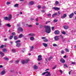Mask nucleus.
I'll list each match as a JSON object with an SVG mask.
<instances>
[{
	"label": "nucleus",
	"mask_w": 76,
	"mask_h": 76,
	"mask_svg": "<svg viewBox=\"0 0 76 76\" xmlns=\"http://www.w3.org/2000/svg\"><path fill=\"white\" fill-rule=\"evenodd\" d=\"M66 16H67V15H66V14H64L61 17V18L62 19H64Z\"/></svg>",
	"instance_id": "obj_9"
},
{
	"label": "nucleus",
	"mask_w": 76,
	"mask_h": 76,
	"mask_svg": "<svg viewBox=\"0 0 76 76\" xmlns=\"http://www.w3.org/2000/svg\"><path fill=\"white\" fill-rule=\"evenodd\" d=\"M52 58H53V57H52V56H50L48 59L49 61H50V60H51V59H52Z\"/></svg>",
	"instance_id": "obj_28"
},
{
	"label": "nucleus",
	"mask_w": 76,
	"mask_h": 76,
	"mask_svg": "<svg viewBox=\"0 0 76 76\" xmlns=\"http://www.w3.org/2000/svg\"><path fill=\"white\" fill-rule=\"evenodd\" d=\"M58 14H57V13H56L53 14L52 15V18H54V17H56L57 16Z\"/></svg>",
	"instance_id": "obj_10"
},
{
	"label": "nucleus",
	"mask_w": 76,
	"mask_h": 76,
	"mask_svg": "<svg viewBox=\"0 0 76 76\" xmlns=\"http://www.w3.org/2000/svg\"><path fill=\"white\" fill-rule=\"evenodd\" d=\"M45 7L43 6L42 7V9H45Z\"/></svg>",
	"instance_id": "obj_58"
},
{
	"label": "nucleus",
	"mask_w": 76,
	"mask_h": 76,
	"mask_svg": "<svg viewBox=\"0 0 76 76\" xmlns=\"http://www.w3.org/2000/svg\"><path fill=\"white\" fill-rule=\"evenodd\" d=\"M59 72H61V74H62L63 73V71L61 70H60L59 71Z\"/></svg>",
	"instance_id": "obj_53"
},
{
	"label": "nucleus",
	"mask_w": 76,
	"mask_h": 76,
	"mask_svg": "<svg viewBox=\"0 0 76 76\" xmlns=\"http://www.w3.org/2000/svg\"><path fill=\"white\" fill-rule=\"evenodd\" d=\"M31 48V51H32V50H33V49H34V46H31L30 47Z\"/></svg>",
	"instance_id": "obj_39"
},
{
	"label": "nucleus",
	"mask_w": 76,
	"mask_h": 76,
	"mask_svg": "<svg viewBox=\"0 0 76 76\" xmlns=\"http://www.w3.org/2000/svg\"><path fill=\"white\" fill-rule=\"evenodd\" d=\"M30 39L31 41H34V37H31L30 38Z\"/></svg>",
	"instance_id": "obj_20"
},
{
	"label": "nucleus",
	"mask_w": 76,
	"mask_h": 76,
	"mask_svg": "<svg viewBox=\"0 0 76 76\" xmlns=\"http://www.w3.org/2000/svg\"><path fill=\"white\" fill-rule=\"evenodd\" d=\"M53 9H54V10H60V8L58 7L56 8L55 7H54L53 8Z\"/></svg>",
	"instance_id": "obj_14"
},
{
	"label": "nucleus",
	"mask_w": 76,
	"mask_h": 76,
	"mask_svg": "<svg viewBox=\"0 0 76 76\" xmlns=\"http://www.w3.org/2000/svg\"><path fill=\"white\" fill-rule=\"evenodd\" d=\"M28 35L30 37H35V34L34 33H30L28 34Z\"/></svg>",
	"instance_id": "obj_7"
},
{
	"label": "nucleus",
	"mask_w": 76,
	"mask_h": 76,
	"mask_svg": "<svg viewBox=\"0 0 76 76\" xmlns=\"http://www.w3.org/2000/svg\"><path fill=\"white\" fill-rule=\"evenodd\" d=\"M5 73H6V71L5 70H4L1 71V75H4Z\"/></svg>",
	"instance_id": "obj_12"
},
{
	"label": "nucleus",
	"mask_w": 76,
	"mask_h": 76,
	"mask_svg": "<svg viewBox=\"0 0 76 76\" xmlns=\"http://www.w3.org/2000/svg\"><path fill=\"white\" fill-rule=\"evenodd\" d=\"M60 36L61 37V38H63V37L61 35H60Z\"/></svg>",
	"instance_id": "obj_61"
},
{
	"label": "nucleus",
	"mask_w": 76,
	"mask_h": 76,
	"mask_svg": "<svg viewBox=\"0 0 76 76\" xmlns=\"http://www.w3.org/2000/svg\"><path fill=\"white\" fill-rule=\"evenodd\" d=\"M43 46H44L45 47H47V46H48V44L45 43H43Z\"/></svg>",
	"instance_id": "obj_16"
},
{
	"label": "nucleus",
	"mask_w": 76,
	"mask_h": 76,
	"mask_svg": "<svg viewBox=\"0 0 76 76\" xmlns=\"http://www.w3.org/2000/svg\"><path fill=\"white\" fill-rule=\"evenodd\" d=\"M14 39L15 40H16V39H18V37H17V36H15L14 37Z\"/></svg>",
	"instance_id": "obj_32"
},
{
	"label": "nucleus",
	"mask_w": 76,
	"mask_h": 76,
	"mask_svg": "<svg viewBox=\"0 0 76 76\" xmlns=\"http://www.w3.org/2000/svg\"><path fill=\"white\" fill-rule=\"evenodd\" d=\"M10 4V2H7L6 3V4L8 5V4Z\"/></svg>",
	"instance_id": "obj_38"
},
{
	"label": "nucleus",
	"mask_w": 76,
	"mask_h": 76,
	"mask_svg": "<svg viewBox=\"0 0 76 76\" xmlns=\"http://www.w3.org/2000/svg\"><path fill=\"white\" fill-rule=\"evenodd\" d=\"M45 32L46 33L49 34L51 32V27L49 26H45Z\"/></svg>",
	"instance_id": "obj_1"
},
{
	"label": "nucleus",
	"mask_w": 76,
	"mask_h": 76,
	"mask_svg": "<svg viewBox=\"0 0 76 76\" xmlns=\"http://www.w3.org/2000/svg\"><path fill=\"white\" fill-rule=\"evenodd\" d=\"M56 67H57V65H56L54 67H53L52 68V69H56Z\"/></svg>",
	"instance_id": "obj_47"
},
{
	"label": "nucleus",
	"mask_w": 76,
	"mask_h": 76,
	"mask_svg": "<svg viewBox=\"0 0 76 76\" xmlns=\"http://www.w3.org/2000/svg\"><path fill=\"white\" fill-rule=\"evenodd\" d=\"M39 28H42V27H43V25H39Z\"/></svg>",
	"instance_id": "obj_37"
},
{
	"label": "nucleus",
	"mask_w": 76,
	"mask_h": 76,
	"mask_svg": "<svg viewBox=\"0 0 76 76\" xmlns=\"http://www.w3.org/2000/svg\"><path fill=\"white\" fill-rule=\"evenodd\" d=\"M65 50L66 51V52H69V49H67V48H65Z\"/></svg>",
	"instance_id": "obj_31"
},
{
	"label": "nucleus",
	"mask_w": 76,
	"mask_h": 76,
	"mask_svg": "<svg viewBox=\"0 0 76 76\" xmlns=\"http://www.w3.org/2000/svg\"><path fill=\"white\" fill-rule=\"evenodd\" d=\"M74 14H75V15H76V11L74 12Z\"/></svg>",
	"instance_id": "obj_64"
},
{
	"label": "nucleus",
	"mask_w": 76,
	"mask_h": 76,
	"mask_svg": "<svg viewBox=\"0 0 76 76\" xmlns=\"http://www.w3.org/2000/svg\"><path fill=\"white\" fill-rule=\"evenodd\" d=\"M18 31H21V32H23V29L21 27H19L18 30Z\"/></svg>",
	"instance_id": "obj_6"
},
{
	"label": "nucleus",
	"mask_w": 76,
	"mask_h": 76,
	"mask_svg": "<svg viewBox=\"0 0 76 76\" xmlns=\"http://www.w3.org/2000/svg\"><path fill=\"white\" fill-rule=\"evenodd\" d=\"M13 36H10V39H12V38H13Z\"/></svg>",
	"instance_id": "obj_36"
},
{
	"label": "nucleus",
	"mask_w": 76,
	"mask_h": 76,
	"mask_svg": "<svg viewBox=\"0 0 76 76\" xmlns=\"http://www.w3.org/2000/svg\"><path fill=\"white\" fill-rule=\"evenodd\" d=\"M34 2L33 1H32L30 2L29 4L31 5H32V4H34Z\"/></svg>",
	"instance_id": "obj_19"
},
{
	"label": "nucleus",
	"mask_w": 76,
	"mask_h": 76,
	"mask_svg": "<svg viewBox=\"0 0 76 76\" xmlns=\"http://www.w3.org/2000/svg\"><path fill=\"white\" fill-rule=\"evenodd\" d=\"M12 18V15L10 14L8 15V17H5L4 18V20H8V21H10Z\"/></svg>",
	"instance_id": "obj_2"
},
{
	"label": "nucleus",
	"mask_w": 76,
	"mask_h": 76,
	"mask_svg": "<svg viewBox=\"0 0 76 76\" xmlns=\"http://www.w3.org/2000/svg\"><path fill=\"white\" fill-rule=\"evenodd\" d=\"M53 21L54 22H57L58 21V20H57V19H55Z\"/></svg>",
	"instance_id": "obj_43"
},
{
	"label": "nucleus",
	"mask_w": 76,
	"mask_h": 76,
	"mask_svg": "<svg viewBox=\"0 0 76 76\" xmlns=\"http://www.w3.org/2000/svg\"><path fill=\"white\" fill-rule=\"evenodd\" d=\"M28 27H32V25H28Z\"/></svg>",
	"instance_id": "obj_55"
},
{
	"label": "nucleus",
	"mask_w": 76,
	"mask_h": 76,
	"mask_svg": "<svg viewBox=\"0 0 76 76\" xmlns=\"http://www.w3.org/2000/svg\"><path fill=\"white\" fill-rule=\"evenodd\" d=\"M20 41L19 40H17L15 42V43H18V42H20Z\"/></svg>",
	"instance_id": "obj_40"
},
{
	"label": "nucleus",
	"mask_w": 76,
	"mask_h": 76,
	"mask_svg": "<svg viewBox=\"0 0 76 76\" xmlns=\"http://www.w3.org/2000/svg\"><path fill=\"white\" fill-rule=\"evenodd\" d=\"M18 6H19V4H15L14 6V7H18Z\"/></svg>",
	"instance_id": "obj_29"
},
{
	"label": "nucleus",
	"mask_w": 76,
	"mask_h": 76,
	"mask_svg": "<svg viewBox=\"0 0 76 76\" xmlns=\"http://www.w3.org/2000/svg\"><path fill=\"white\" fill-rule=\"evenodd\" d=\"M3 51L4 52H6V51H7V49H6L4 48L3 49Z\"/></svg>",
	"instance_id": "obj_33"
},
{
	"label": "nucleus",
	"mask_w": 76,
	"mask_h": 76,
	"mask_svg": "<svg viewBox=\"0 0 76 76\" xmlns=\"http://www.w3.org/2000/svg\"><path fill=\"white\" fill-rule=\"evenodd\" d=\"M74 16V13L72 12L71 14H70L69 15V18H73V16Z\"/></svg>",
	"instance_id": "obj_8"
},
{
	"label": "nucleus",
	"mask_w": 76,
	"mask_h": 76,
	"mask_svg": "<svg viewBox=\"0 0 76 76\" xmlns=\"http://www.w3.org/2000/svg\"><path fill=\"white\" fill-rule=\"evenodd\" d=\"M47 70H49V69H47L45 70V71H47Z\"/></svg>",
	"instance_id": "obj_63"
},
{
	"label": "nucleus",
	"mask_w": 76,
	"mask_h": 76,
	"mask_svg": "<svg viewBox=\"0 0 76 76\" xmlns=\"http://www.w3.org/2000/svg\"><path fill=\"white\" fill-rule=\"evenodd\" d=\"M65 39H63L62 41L63 42H64V41H65Z\"/></svg>",
	"instance_id": "obj_52"
},
{
	"label": "nucleus",
	"mask_w": 76,
	"mask_h": 76,
	"mask_svg": "<svg viewBox=\"0 0 76 76\" xmlns=\"http://www.w3.org/2000/svg\"><path fill=\"white\" fill-rule=\"evenodd\" d=\"M58 14L59 15H60V14H61V13H60V11H58Z\"/></svg>",
	"instance_id": "obj_51"
},
{
	"label": "nucleus",
	"mask_w": 76,
	"mask_h": 76,
	"mask_svg": "<svg viewBox=\"0 0 76 76\" xmlns=\"http://www.w3.org/2000/svg\"><path fill=\"white\" fill-rule=\"evenodd\" d=\"M41 5H38V9H40V8H41Z\"/></svg>",
	"instance_id": "obj_49"
},
{
	"label": "nucleus",
	"mask_w": 76,
	"mask_h": 76,
	"mask_svg": "<svg viewBox=\"0 0 76 76\" xmlns=\"http://www.w3.org/2000/svg\"><path fill=\"white\" fill-rule=\"evenodd\" d=\"M29 59H27L25 61V63H28V61H29Z\"/></svg>",
	"instance_id": "obj_21"
},
{
	"label": "nucleus",
	"mask_w": 76,
	"mask_h": 76,
	"mask_svg": "<svg viewBox=\"0 0 76 76\" xmlns=\"http://www.w3.org/2000/svg\"><path fill=\"white\" fill-rule=\"evenodd\" d=\"M54 29V27H52V30H53Z\"/></svg>",
	"instance_id": "obj_57"
},
{
	"label": "nucleus",
	"mask_w": 76,
	"mask_h": 76,
	"mask_svg": "<svg viewBox=\"0 0 76 76\" xmlns=\"http://www.w3.org/2000/svg\"><path fill=\"white\" fill-rule=\"evenodd\" d=\"M7 26H8V27H11V25H10L9 23H8L6 25Z\"/></svg>",
	"instance_id": "obj_27"
},
{
	"label": "nucleus",
	"mask_w": 76,
	"mask_h": 76,
	"mask_svg": "<svg viewBox=\"0 0 76 76\" xmlns=\"http://www.w3.org/2000/svg\"><path fill=\"white\" fill-rule=\"evenodd\" d=\"M33 68L34 69H38V67L36 65H35L34 66Z\"/></svg>",
	"instance_id": "obj_18"
},
{
	"label": "nucleus",
	"mask_w": 76,
	"mask_h": 76,
	"mask_svg": "<svg viewBox=\"0 0 76 76\" xmlns=\"http://www.w3.org/2000/svg\"><path fill=\"white\" fill-rule=\"evenodd\" d=\"M22 37H23V35H22V34H21L19 35V38H22Z\"/></svg>",
	"instance_id": "obj_23"
},
{
	"label": "nucleus",
	"mask_w": 76,
	"mask_h": 76,
	"mask_svg": "<svg viewBox=\"0 0 76 76\" xmlns=\"http://www.w3.org/2000/svg\"><path fill=\"white\" fill-rule=\"evenodd\" d=\"M25 63V61L23 60H21V63H22V64H24Z\"/></svg>",
	"instance_id": "obj_26"
},
{
	"label": "nucleus",
	"mask_w": 76,
	"mask_h": 76,
	"mask_svg": "<svg viewBox=\"0 0 76 76\" xmlns=\"http://www.w3.org/2000/svg\"><path fill=\"white\" fill-rule=\"evenodd\" d=\"M19 61L18 60H17V61H16L15 62L16 63H18Z\"/></svg>",
	"instance_id": "obj_46"
},
{
	"label": "nucleus",
	"mask_w": 76,
	"mask_h": 76,
	"mask_svg": "<svg viewBox=\"0 0 76 76\" xmlns=\"http://www.w3.org/2000/svg\"><path fill=\"white\" fill-rule=\"evenodd\" d=\"M47 16H51V14H47Z\"/></svg>",
	"instance_id": "obj_44"
},
{
	"label": "nucleus",
	"mask_w": 76,
	"mask_h": 76,
	"mask_svg": "<svg viewBox=\"0 0 76 76\" xmlns=\"http://www.w3.org/2000/svg\"><path fill=\"white\" fill-rule=\"evenodd\" d=\"M36 25H39V23H36Z\"/></svg>",
	"instance_id": "obj_59"
},
{
	"label": "nucleus",
	"mask_w": 76,
	"mask_h": 76,
	"mask_svg": "<svg viewBox=\"0 0 76 76\" xmlns=\"http://www.w3.org/2000/svg\"><path fill=\"white\" fill-rule=\"evenodd\" d=\"M12 51L13 53H15L16 52V50L15 49H12Z\"/></svg>",
	"instance_id": "obj_35"
},
{
	"label": "nucleus",
	"mask_w": 76,
	"mask_h": 76,
	"mask_svg": "<svg viewBox=\"0 0 76 76\" xmlns=\"http://www.w3.org/2000/svg\"><path fill=\"white\" fill-rule=\"evenodd\" d=\"M61 53V54H64V53H65V52H64V50H62Z\"/></svg>",
	"instance_id": "obj_30"
},
{
	"label": "nucleus",
	"mask_w": 76,
	"mask_h": 76,
	"mask_svg": "<svg viewBox=\"0 0 76 76\" xmlns=\"http://www.w3.org/2000/svg\"><path fill=\"white\" fill-rule=\"evenodd\" d=\"M66 57L67 56H66V55H65L64 56V58H66Z\"/></svg>",
	"instance_id": "obj_62"
},
{
	"label": "nucleus",
	"mask_w": 76,
	"mask_h": 76,
	"mask_svg": "<svg viewBox=\"0 0 76 76\" xmlns=\"http://www.w3.org/2000/svg\"><path fill=\"white\" fill-rule=\"evenodd\" d=\"M63 28L65 29H67L69 28V26H63Z\"/></svg>",
	"instance_id": "obj_13"
},
{
	"label": "nucleus",
	"mask_w": 76,
	"mask_h": 76,
	"mask_svg": "<svg viewBox=\"0 0 76 76\" xmlns=\"http://www.w3.org/2000/svg\"><path fill=\"white\" fill-rule=\"evenodd\" d=\"M60 61L61 63H64L65 62H66V61L64 59L61 58L60 60Z\"/></svg>",
	"instance_id": "obj_11"
},
{
	"label": "nucleus",
	"mask_w": 76,
	"mask_h": 76,
	"mask_svg": "<svg viewBox=\"0 0 76 76\" xmlns=\"http://www.w3.org/2000/svg\"><path fill=\"white\" fill-rule=\"evenodd\" d=\"M55 3L56 4H59V2H58V1H56L55 2Z\"/></svg>",
	"instance_id": "obj_41"
},
{
	"label": "nucleus",
	"mask_w": 76,
	"mask_h": 76,
	"mask_svg": "<svg viewBox=\"0 0 76 76\" xmlns=\"http://www.w3.org/2000/svg\"><path fill=\"white\" fill-rule=\"evenodd\" d=\"M61 33L62 34H63L64 35H65V34H66V31H63Z\"/></svg>",
	"instance_id": "obj_25"
},
{
	"label": "nucleus",
	"mask_w": 76,
	"mask_h": 76,
	"mask_svg": "<svg viewBox=\"0 0 76 76\" xmlns=\"http://www.w3.org/2000/svg\"><path fill=\"white\" fill-rule=\"evenodd\" d=\"M43 41L45 42H48V39H45V40H44Z\"/></svg>",
	"instance_id": "obj_42"
},
{
	"label": "nucleus",
	"mask_w": 76,
	"mask_h": 76,
	"mask_svg": "<svg viewBox=\"0 0 76 76\" xmlns=\"http://www.w3.org/2000/svg\"><path fill=\"white\" fill-rule=\"evenodd\" d=\"M0 54L2 57H3V56H4V53H2V52L1 51L0 52Z\"/></svg>",
	"instance_id": "obj_17"
},
{
	"label": "nucleus",
	"mask_w": 76,
	"mask_h": 76,
	"mask_svg": "<svg viewBox=\"0 0 76 76\" xmlns=\"http://www.w3.org/2000/svg\"><path fill=\"white\" fill-rule=\"evenodd\" d=\"M45 37H43L42 38V39H45Z\"/></svg>",
	"instance_id": "obj_56"
},
{
	"label": "nucleus",
	"mask_w": 76,
	"mask_h": 76,
	"mask_svg": "<svg viewBox=\"0 0 76 76\" xmlns=\"http://www.w3.org/2000/svg\"><path fill=\"white\" fill-rule=\"evenodd\" d=\"M48 73V71H47L43 73L42 75H45V73Z\"/></svg>",
	"instance_id": "obj_22"
},
{
	"label": "nucleus",
	"mask_w": 76,
	"mask_h": 76,
	"mask_svg": "<svg viewBox=\"0 0 76 76\" xmlns=\"http://www.w3.org/2000/svg\"><path fill=\"white\" fill-rule=\"evenodd\" d=\"M4 47V45H2L0 46V48H3Z\"/></svg>",
	"instance_id": "obj_34"
},
{
	"label": "nucleus",
	"mask_w": 76,
	"mask_h": 76,
	"mask_svg": "<svg viewBox=\"0 0 76 76\" xmlns=\"http://www.w3.org/2000/svg\"><path fill=\"white\" fill-rule=\"evenodd\" d=\"M54 39L56 41H58L59 40V36H56L55 37Z\"/></svg>",
	"instance_id": "obj_3"
},
{
	"label": "nucleus",
	"mask_w": 76,
	"mask_h": 76,
	"mask_svg": "<svg viewBox=\"0 0 76 76\" xmlns=\"http://www.w3.org/2000/svg\"><path fill=\"white\" fill-rule=\"evenodd\" d=\"M41 55H39L38 56V58L37 59L39 61H40V60H42V58H41Z\"/></svg>",
	"instance_id": "obj_5"
},
{
	"label": "nucleus",
	"mask_w": 76,
	"mask_h": 76,
	"mask_svg": "<svg viewBox=\"0 0 76 76\" xmlns=\"http://www.w3.org/2000/svg\"><path fill=\"white\" fill-rule=\"evenodd\" d=\"M21 44L20 43H18L17 44L16 46L17 47H20Z\"/></svg>",
	"instance_id": "obj_15"
},
{
	"label": "nucleus",
	"mask_w": 76,
	"mask_h": 76,
	"mask_svg": "<svg viewBox=\"0 0 76 76\" xmlns=\"http://www.w3.org/2000/svg\"><path fill=\"white\" fill-rule=\"evenodd\" d=\"M12 34L13 35H16V33L15 32H12Z\"/></svg>",
	"instance_id": "obj_45"
},
{
	"label": "nucleus",
	"mask_w": 76,
	"mask_h": 76,
	"mask_svg": "<svg viewBox=\"0 0 76 76\" xmlns=\"http://www.w3.org/2000/svg\"><path fill=\"white\" fill-rule=\"evenodd\" d=\"M2 67H3V66H2V65H0V68H2Z\"/></svg>",
	"instance_id": "obj_60"
},
{
	"label": "nucleus",
	"mask_w": 76,
	"mask_h": 76,
	"mask_svg": "<svg viewBox=\"0 0 76 76\" xmlns=\"http://www.w3.org/2000/svg\"><path fill=\"white\" fill-rule=\"evenodd\" d=\"M64 66H65V67H68L67 65H66V64H64Z\"/></svg>",
	"instance_id": "obj_54"
},
{
	"label": "nucleus",
	"mask_w": 76,
	"mask_h": 76,
	"mask_svg": "<svg viewBox=\"0 0 76 76\" xmlns=\"http://www.w3.org/2000/svg\"><path fill=\"white\" fill-rule=\"evenodd\" d=\"M53 46H54V47H56L57 46V44H53Z\"/></svg>",
	"instance_id": "obj_48"
},
{
	"label": "nucleus",
	"mask_w": 76,
	"mask_h": 76,
	"mask_svg": "<svg viewBox=\"0 0 76 76\" xmlns=\"http://www.w3.org/2000/svg\"><path fill=\"white\" fill-rule=\"evenodd\" d=\"M4 58L6 60H7V61H8V60H9V58H8L5 57Z\"/></svg>",
	"instance_id": "obj_24"
},
{
	"label": "nucleus",
	"mask_w": 76,
	"mask_h": 76,
	"mask_svg": "<svg viewBox=\"0 0 76 76\" xmlns=\"http://www.w3.org/2000/svg\"><path fill=\"white\" fill-rule=\"evenodd\" d=\"M72 64H76V63H75V62H72Z\"/></svg>",
	"instance_id": "obj_50"
},
{
	"label": "nucleus",
	"mask_w": 76,
	"mask_h": 76,
	"mask_svg": "<svg viewBox=\"0 0 76 76\" xmlns=\"http://www.w3.org/2000/svg\"><path fill=\"white\" fill-rule=\"evenodd\" d=\"M54 34L55 35H58L60 34V31L58 30H56L54 31Z\"/></svg>",
	"instance_id": "obj_4"
}]
</instances>
